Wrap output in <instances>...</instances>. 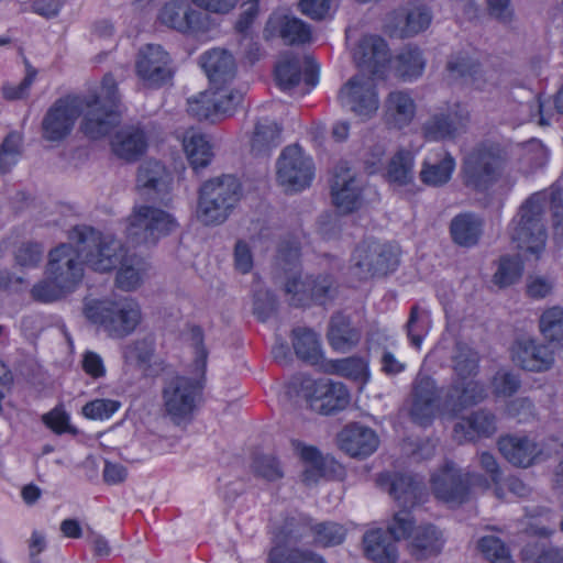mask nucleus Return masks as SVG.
Returning <instances> with one entry per match:
<instances>
[{"mask_svg": "<svg viewBox=\"0 0 563 563\" xmlns=\"http://www.w3.org/2000/svg\"><path fill=\"white\" fill-rule=\"evenodd\" d=\"M508 161V153L501 145L478 143L462 159V184L472 191L485 194L500 181Z\"/></svg>", "mask_w": 563, "mask_h": 563, "instance_id": "f257e3e1", "label": "nucleus"}, {"mask_svg": "<svg viewBox=\"0 0 563 563\" xmlns=\"http://www.w3.org/2000/svg\"><path fill=\"white\" fill-rule=\"evenodd\" d=\"M548 198L544 192L531 195L519 208L509 225L512 243L520 251L539 258L548 239L544 214Z\"/></svg>", "mask_w": 563, "mask_h": 563, "instance_id": "f03ea898", "label": "nucleus"}, {"mask_svg": "<svg viewBox=\"0 0 563 563\" xmlns=\"http://www.w3.org/2000/svg\"><path fill=\"white\" fill-rule=\"evenodd\" d=\"M84 314L113 339H123L132 334L142 320L140 305L130 297L118 300H86Z\"/></svg>", "mask_w": 563, "mask_h": 563, "instance_id": "7ed1b4c3", "label": "nucleus"}, {"mask_svg": "<svg viewBox=\"0 0 563 563\" xmlns=\"http://www.w3.org/2000/svg\"><path fill=\"white\" fill-rule=\"evenodd\" d=\"M85 99V115L80 124L81 132L90 140H100L109 135L121 122L118 111L120 97L118 85L111 74L104 75L98 95L81 97Z\"/></svg>", "mask_w": 563, "mask_h": 563, "instance_id": "20e7f679", "label": "nucleus"}, {"mask_svg": "<svg viewBox=\"0 0 563 563\" xmlns=\"http://www.w3.org/2000/svg\"><path fill=\"white\" fill-rule=\"evenodd\" d=\"M69 239L79 245L85 264L96 272L107 273L115 269L128 254L120 240L112 235H102L91 227H75L69 232Z\"/></svg>", "mask_w": 563, "mask_h": 563, "instance_id": "39448f33", "label": "nucleus"}, {"mask_svg": "<svg viewBox=\"0 0 563 563\" xmlns=\"http://www.w3.org/2000/svg\"><path fill=\"white\" fill-rule=\"evenodd\" d=\"M205 383L206 377L200 375L175 376L166 380L162 389L164 415L176 424L188 420L201 400Z\"/></svg>", "mask_w": 563, "mask_h": 563, "instance_id": "423d86ee", "label": "nucleus"}, {"mask_svg": "<svg viewBox=\"0 0 563 563\" xmlns=\"http://www.w3.org/2000/svg\"><path fill=\"white\" fill-rule=\"evenodd\" d=\"M175 218L158 208L136 206L128 218V240L134 245H155L163 236L177 228Z\"/></svg>", "mask_w": 563, "mask_h": 563, "instance_id": "0eeeda50", "label": "nucleus"}, {"mask_svg": "<svg viewBox=\"0 0 563 563\" xmlns=\"http://www.w3.org/2000/svg\"><path fill=\"white\" fill-rule=\"evenodd\" d=\"M471 485H479L483 489L489 486L483 475L462 474L455 464L449 461L431 476V488L434 496L451 506H457L468 500Z\"/></svg>", "mask_w": 563, "mask_h": 563, "instance_id": "6e6552de", "label": "nucleus"}, {"mask_svg": "<svg viewBox=\"0 0 563 563\" xmlns=\"http://www.w3.org/2000/svg\"><path fill=\"white\" fill-rule=\"evenodd\" d=\"M351 263L352 271L360 279H368L395 271L399 264V254L390 244L365 241L355 247Z\"/></svg>", "mask_w": 563, "mask_h": 563, "instance_id": "1a4fd4ad", "label": "nucleus"}, {"mask_svg": "<svg viewBox=\"0 0 563 563\" xmlns=\"http://www.w3.org/2000/svg\"><path fill=\"white\" fill-rule=\"evenodd\" d=\"M314 176L312 159L298 145L287 146L277 161V180L286 191L297 192L311 185Z\"/></svg>", "mask_w": 563, "mask_h": 563, "instance_id": "9d476101", "label": "nucleus"}, {"mask_svg": "<svg viewBox=\"0 0 563 563\" xmlns=\"http://www.w3.org/2000/svg\"><path fill=\"white\" fill-rule=\"evenodd\" d=\"M85 99L67 96L57 99L42 120V136L49 142H60L73 131L75 122L84 112Z\"/></svg>", "mask_w": 563, "mask_h": 563, "instance_id": "9b49d317", "label": "nucleus"}, {"mask_svg": "<svg viewBox=\"0 0 563 563\" xmlns=\"http://www.w3.org/2000/svg\"><path fill=\"white\" fill-rule=\"evenodd\" d=\"M302 397L308 406L322 415H331L344 409L350 401V394L342 383L330 379H306L301 385Z\"/></svg>", "mask_w": 563, "mask_h": 563, "instance_id": "f8f14e48", "label": "nucleus"}, {"mask_svg": "<svg viewBox=\"0 0 563 563\" xmlns=\"http://www.w3.org/2000/svg\"><path fill=\"white\" fill-rule=\"evenodd\" d=\"M285 291L291 296L290 303L294 306H306L312 301L323 305L334 298L336 283L329 274L306 276L303 279L292 276L287 277Z\"/></svg>", "mask_w": 563, "mask_h": 563, "instance_id": "ddd939ff", "label": "nucleus"}, {"mask_svg": "<svg viewBox=\"0 0 563 563\" xmlns=\"http://www.w3.org/2000/svg\"><path fill=\"white\" fill-rule=\"evenodd\" d=\"M406 406L413 422L420 426L431 423L440 408V393L434 379L418 373L411 384Z\"/></svg>", "mask_w": 563, "mask_h": 563, "instance_id": "4468645a", "label": "nucleus"}, {"mask_svg": "<svg viewBox=\"0 0 563 563\" xmlns=\"http://www.w3.org/2000/svg\"><path fill=\"white\" fill-rule=\"evenodd\" d=\"M79 257L81 253L78 244L74 247L69 243H62L49 251L45 273L49 278L74 290L84 277Z\"/></svg>", "mask_w": 563, "mask_h": 563, "instance_id": "2eb2a0df", "label": "nucleus"}, {"mask_svg": "<svg viewBox=\"0 0 563 563\" xmlns=\"http://www.w3.org/2000/svg\"><path fill=\"white\" fill-rule=\"evenodd\" d=\"M468 121L467 109L455 103L446 111L431 114L422 123L421 132L427 141H451L466 131Z\"/></svg>", "mask_w": 563, "mask_h": 563, "instance_id": "dca6fc26", "label": "nucleus"}, {"mask_svg": "<svg viewBox=\"0 0 563 563\" xmlns=\"http://www.w3.org/2000/svg\"><path fill=\"white\" fill-rule=\"evenodd\" d=\"M363 183L346 165L340 163L334 168L331 184L333 205L342 214L357 211L363 205Z\"/></svg>", "mask_w": 563, "mask_h": 563, "instance_id": "f3484780", "label": "nucleus"}, {"mask_svg": "<svg viewBox=\"0 0 563 563\" xmlns=\"http://www.w3.org/2000/svg\"><path fill=\"white\" fill-rule=\"evenodd\" d=\"M341 103L356 115L369 118L379 101L374 79L364 75L353 76L340 90Z\"/></svg>", "mask_w": 563, "mask_h": 563, "instance_id": "a211bd4d", "label": "nucleus"}, {"mask_svg": "<svg viewBox=\"0 0 563 563\" xmlns=\"http://www.w3.org/2000/svg\"><path fill=\"white\" fill-rule=\"evenodd\" d=\"M376 482L394 498L398 507L415 508L426 500L422 481L411 474L382 473Z\"/></svg>", "mask_w": 563, "mask_h": 563, "instance_id": "6ab92c4d", "label": "nucleus"}, {"mask_svg": "<svg viewBox=\"0 0 563 563\" xmlns=\"http://www.w3.org/2000/svg\"><path fill=\"white\" fill-rule=\"evenodd\" d=\"M158 20L162 24L178 32L195 34L209 31L210 14L192 10L184 0H172L161 9Z\"/></svg>", "mask_w": 563, "mask_h": 563, "instance_id": "aec40b11", "label": "nucleus"}, {"mask_svg": "<svg viewBox=\"0 0 563 563\" xmlns=\"http://www.w3.org/2000/svg\"><path fill=\"white\" fill-rule=\"evenodd\" d=\"M169 57L161 45L147 44L141 48L135 63L136 75L145 86L157 88L172 78Z\"/></svg>", "mask_w": 563, "mask_h": 563, "instance_id": "412c9836", "label": "nucleus"}, {"mask_svg": "<svg viewBox=\"0 0 563 563\" xmlns=\"http://www.w3.org/2000/svg\"><path fill=\"white\" fill-rule=\"evenodd\" d=\"M486 397L487 393L484 384L472 377H457L443 397L442 409L455 416L464 409L482 402Z\"/></svg>", "mask_w": 563, "mask_h": 563, "instance_id": "4be33fe9", "label": "nucleus"}, {"mask_svg": "<svg viewBox=\"0 0 563 563\" xmlns=\"http://www.w3.org/2000/svg\"><path fill=\"white\" fill-rule=\"evenodd\" d=\"M390 58V49L386 41L377 35L363 36L353 51L356 65L376 76L383 75Z\"/></svg>", "mask_w": 563, "mask_h": 563, "instance_id": "5701e85b", "label": "nucleus"}, {"mask_svg": "<svg viewBox=\"0 0 563 563\" xmlns=\"http://www.w3.org/2000/svg\"><path fill=\"white\" fill-rule=\"evenodd\" d=\"M446 70L455 78H465L478 90L485 91L499 84V76L494 70H483L481 65L466 53L452 54L446 63Z\"/></svg>", "mask_w": 563, "mask_h": 563, "instance_id": "b1692460", "label": "nucleus"}, {"mask_svg": "<svg viewBox=\"0 0 563 563\" xmlns=\"http://www.w3.org/2000/svg\"><path fill=\"white\" fill-rule=\"evenodd\" d=\"M512 360L526 371L544 372L552 367L554 353L548 344L527 338L516 342Z\"/></svg>", "mask_w": 563, "mask_h": 563, "instance_id": "393cba45", "label": "nucleus"}, {"mask_svg": "<svg viewBox=\"0 0 563 563\" xmlns=\"http://www.w3.org/2000/svg\"><path fill=\"white\" fill-rule=\"evenodd\" d=\"M417 113V104L411 93L406 90L390 91L383 104V120L390 130L409 126Z\"/></svg>", "mask_w": 563, "mask_h": 563, "instance_id": "a878e982", "label": "nucleus"}, {"mask_svg": "<svg viewBox=\"0 0 563 563\" xmlns=\"http://www.w3.org/2000/svg\"><path fill=\"white\" fill-rule=\"evenodd\" d=\"M496 431V416L487 409H478L454 424L452 437L462 444L481 438H490Z\"/></svg>", "mask_w": 563, "mask_h": 563, "instance_id": "bb28decb", "label": "nucleus"}, {"mask_svg": "<svg viewBox=\"0 0 563 563\" xmlns=\"http://www.w3.org/2000/svg\"><path fill=\"white\" fill-rule=\"evenodd\" d=\"M147 136L139 125H126L118 130L110 139L111 153L125 163H134L147 150Z\"/></svg>", "mask_w": 563, "mask_h": 563, "instance_id": "cd10ccee", "label": "nucleus"}, {"mask_svg": "<svg viewBox=\"0 0 563 563\" xmlns=\"http://www.w3.org/2000/svg\"><path fill=\"white\" fill-rule=\"evenodd\" d=\"M342 451L352 457H366L378 448V437L375 431L360 423L346 426L338 437Z\"/></svg>", "mask_w": 563, "mask_h": 563, "instance_id": "c85d7f7f", "label": "nucleus"}, {"mask_svg": "<svg viewBox=\"0 0 563 563\" xmlns=\"http://www.w3.org/2000/svg\"><path fill=\"white\" fill-rule=\"evenodd\" d=\"M446 542L444 532L432 523L418 526L408 544L409 554L417 561L438 556Z\"/></svg>", "mask_w": 563, "mask_h": 563, "instance_id": "c756f323", "label": "nucleus"}, {"mask_svg": "<svg viewBox=\"0 0 563 563\" xmlns=\"http://www.w3.org/2000/svg\"><path fill=\"white\" fill-rule=\"evenodd\" d=\"M432 15L427 7L418 5L408 10L395 12L387 25L390 36L407 38L424 31L431 22Z\"/></svg>", "mask_w": 563, "mask_h": 563, "instance_id": "7c9ffc66", "label": "nucleus"}, {"mask_svg": "<svg viewBox=\"0 0 563 563\" xmlns=\"http://www.w3.org/2000/svg\"><path fill=\"white\" fill-rule=\"evenodd\" d=\"M241 197V185L232 175L213 180V224L223 223Z\"/></svg>", "mask_w": 563, "mask_h": 563, "instance_id": "2f4dec72", "label": "nucleus"}, {"mask_svg": "<svg viewBox=\"0 0 563 563\" xmlns=\"http://www.w3.org/2000/svg\"><path fill=\"white\" fill-rule=\"evenodd\" d=\"M314 520L302 512L290 514L285 517L277 528L274 544L295 547L298 543H310Z\"/></svg>", "mask_w": 563, "mask_h": 563, "instance_id": "473e14b6", "label": "nucleus"}, {"mask_svg": "<svg viewBox=\"0 0 563 563\" xmlns=\"http://www.w3.org/2000/svg\"><path fill=\"white\" fill-rule=\"evenodd\" d=\"M498 449L509 463L521 467L530 466L541 454L539 445L528 437H501L498 440Z\"/></svg>", "mask_w": 563, "mask_h": 563, "instance_id": "72a5a7b5", "label": "nucleus"}, {"mask_svg": "<svg viewBox=\"0 0 563 563\" xmlns=\"http://www.w3.org/2000/svg\"><path fill=\"white\" fill-rule=\"evenodd\" d=\"M455 158L445 150L426 157L419 173L420 180L430 187H441L450 181L455 169Z\"/></svg>", "mask_w": 563, "mask_h": 563, "instance_id": "f704fd0d", "label": "nucleus"}, {"mask_svg": "<svg viewBox=\"0 0 563 563\" xmlns=\"http://www.w3.org/2000/svg\"><path fill=\"white\" fill-rule=\"evenodd\" d=\"M363 547L365 556L376 563H396L398 560L396 541L382 529L367 531Z\"/></svg>", "mask_w": 563, "mask_h": 563, "instance_id": "c9c22d12", "label": "nucleus"}, {"mask_svg": "<svg viewBox=\"0 0 563 563\" xmlns=\"http://www.w3.org/2000/svg\"><path fill=\"white\" fill-rule=\"evenodd\" d=\"M327 336L335 351L345 353L357 345L361 331L352 325L349 317L338 312L330 319Z\"/></svg>", "mask_w": 563, "mask_h": 563, "instance_id": "e433bc0d", "label": "nucleus"}, {"mask_svg": "<svg viewBox=\"0 0 563 563\" xmlns=\"http://www.w3.org/2000/svg\"><path fill=\"white\" fill-rule=\"evenodd\" d=\"M483 232V221L473 213L455 216L450 224V233L453 241L465 247L477 244Z\"/></svg>", "mask_w": 563, "mask_h": 563, "instance_id": "4c0bfd02", "label": "nucleus"}, {"mask_svg": "<svg viewBox=\"0 0 563 563\" xmlns=\"http://www.w3.org/2000/svg\"><path fill=\"white\" fill-rule=\"evenodd\" d=\"M287 45H300L310 42V26L294 15H280L269 21Z\"/></svg>", "mask_w": 563, "mask_h": 563, "instance_id": "58836bf2", "label": "nucleus"}, {"mask_svg": "<svg viewBox=\"0 0 563 563\" xmlns=\"http://www.w3.org/2000/svg\"><path fill=\"white\" fill-rule=\"evenodd\" d=\"M426 67V58L417 46L408 45L401 49L395 60V70L398 77L405 81H411L420 77Z\"/></svg>", "mask_w": 563, "mask_h": 563, "instance_id": "ea45409f", "label": "nucleus"}, {"mask_svg": "<svg viewBox=\"0 0 563 563\" xmlns=\"http://www.w3.org/2000/svg\"><path fill=\"white\" fill-rule=\"evenodd\" d=\"M267 563H327V561L311 549L274 544L268 552Z\"/></svg>", "mask_w": 563, "mask_h": 563, "instance_id": "a19ab883", "label": "nucleus"}, {"mask_svg": "<svg viewBox=\"0 0 563 563\" xmlns=\"http://www.w3.org/2000/svg\"><path fill=\"white\" fill-rule=\"evenodd\" d=\"M292 335L296 355L312 365L319 364L322 352L318 334L310 329L297 328L292 330Z\"/></svg>", "mask_w": 563, "mask_h": 563, "instance_id": "79ce46f5", "label": "nucleus"}, {"mask_svg": "<svg viewBox=\"0 0 563 563\" xmlns=\"http://www.w3.org/2000/svg\"><path fill=\"white\" fill-rule=\"evenodd\" d=\"M166 176V168L161 162L147 159L137 168L136 187L146 195L159 192L165 186Z\"/></svg>", "mask_w": 563, "mask_h": 563, "instance_id": "37998d69", "label": "nucleus"}, {"mask_svg": "<svg viewBox=\"0 0 563 563\" xmlns=\"http://www.w3.org/2000/svg\"><path fill=\"white\" fill-rule=\"evenodd\" d=\"M415 155L406 148L398 150L391 157L387 168L388 181L406 186L413 179Z\"/></svg>", "mask_w": 563, "mask_h": 563, "instance_id": "c03bdc74", "label": "nucleus"}, {"mask_svg": "<svg viewBox=\"0 0 563 563\" xmlns=\"http://www.w3.org/2000/svg\"><path fill=\"white\" fill-rule=\"evenodd\" d=\"M242 100L239 91L220 86L213 88V123L231 118Z\"/></svg>", "mask_w": 563, "mask_h": 563, "instance_id": "a18cd8bd", "label": "nucleus"}, {"mask_svg": "<svg viewBox=\"0 0 563 563\" xmlns=\"http://www.w3.org/2000/svg\"><path fill=\"white\" fill-rule=\"evenodd\" d=\"M184 148L196 173L209 165L211 161V146L203 135L194 133L191 136L185 137Z\"/></svg>", "mask_w": 563, "mask_h": 563, "instance_id": "49530a36", "label": "nucleus"}, {"mask_svg": "<svg viewBox=\"0 0 563 563\" xmlns=\"http://www.w3.org/2000/svg\"><path fill=\"white\" fill-rule=\"evenodd\" d=\"M280 129L274 122H258L251 140L254 155H265L279 143Z\"/></svg>", "mask_w": 563, "mask_h": 563, "instance_id": "de8ad7c7", "label": "nucleus"}, {"mask_svg": "<svg viewBox=\"0 0 563 563\" xmlns=\"http://www.w3.org/2000/svg\"><path fill=\"white\" fill-rule=\"evenodd\" d=\"M539 329L544 339L563 346V307L545 309L540 316Z\"/></svg>", "mask_w": 563, "mask_h": 563, "instance_id": "09e8293b", "label": "nucleus"}, {"mask_svg": "<svg viewBox=\"0 0 563 563\" xmlns=\"http://www.w3.org/2000/svg\"><path fill=\"white\" fill-rule=\"evenodd\" d=\"M301 63L291 54H285L275 66V79L277 85L284 89H291L300 82Z\"/></svg>", "mask_w": 563, "mask_h": 563, "instance_id": "8fccbe9b", "label": "nucleus"}, {"mask_svg": "<svg viewBox=\"0 0 563 563\" xmlns=\"http://www.w3.org/2000/svg\"><path fill=\"white\" fill-rule=\"evenodd\" d=\"M345 536L346 529L338 522H314L310 543L321 548L335 547L344 541Z\"/></svg>", "mask_w": 563, "mask_h": 563, "instance_id": "3c124183", "label": "nucleus"}, {"mask_svg": "<svg viewBox=\"0 0 563 563\" xmlns=\"http://www.w3.org/2000/svg\"><path fill=\"white\" fill-rule=\"evenodd\" d=\"M478 354L468 345L457 342L453 355V368L457 377L470 378L478 372Z\"/></svg>", "mask_w": 563, "mask_h": 563, "instance_id": "603ef678", "label": "nucleus"}, {"mask_svg": "<svg viewBox=\"0 0 563 563\" xmlns=\"http://www.w3.org/2000/svg\"><path fill=\"white\" fill-rule=\"evenodd\" d=\"M250 468L255 477L266 482H275L284 477L280 462L272 454H254Z\"/></svg>", "mask_w": 563, "mask_h": 563, "instance_id": "864d4df0", "label": "nucleus"}, {"mask_svg": "<svg viewBox=\"0 0 563 563\" xmlns=\"http://www.w3.org/2000/svg\"><path fill=\"white\" fill-rule=\"evenodd\" d=\"M236 64L233 55L225 49H213V88L225 86L235 77Z\"/></svg>", "mask_w": 563, "mask_h": 563, "instance_id": "5fc2aeb1", "label": "nucleus"}, {"mask_svg": "<svg viewBox=\"0 0 563 563\" xmlns=\"http://www.w3.org/2000/svg\"><path fill=\"white\" fill-rule=\"evenodd\" d=\"M523 265L518 256H503L494 274V283L504 288L517 283L522 275Z\"/></svg>", "mask_w": 563, "mask_h": 563, "instance_id": "6e6d98bb", "label": "nucleus"}, {"mask_svg": "<svg viewBox=\"0 0 563 563\" xmlns=\"http://www.w3.org/2000/svg\"><path fill=\"white\" fill-rule=\"evenodd\" d=\"M140 265L141 262L139 258L133 255H125L124 261L119 265L120 269L115 278V284L120 289L130 291L140 285Z\"/></svg>", "mask_w": 563, "mask_h": 563, "instance_id": "4d7b16f0", "label": "nucleus"}, {"mask_svg": "<svg viewBox=\"0 0 563 563\" xmlns=\"http://www.w3.org/2000/svg\"><path fill=\"white\" fill-rule=\"evenodd\" d=\"M73 291L70 288L62 283L49 278L38 282L31 289V296L35 301L53 302L62 299L66 294Z\"/></svg>", "mask_w": 563, "mask_h": 563, "instance_id": "13d9d810", "label": "nucleus"}, {"mask_svg": "<svg viewBox=\"0 0 563 563\" xmlns=\"http://www.w3.org/2000/svg\"><path fill=\"white\" fill-rule=\"evenodd\" d=\"M21 136L9 133L0 145V175L9 173L21 155Z\"/></svg>", "mask_w": 563, "mask_h": 563, "instance_id": "bf43d9fd", "label": "nucleus"}, {"mask_svg": "<svg viewBox=\"0 0 563 563\" xmlns=\"http://www.w3.org/2000/svg\"><path fill=\"white\" fill-rule=\"evenodd\" d=\"M412 508L399 507L387 526V532L395 541L407 539L415 531V519L411 515Z\"/></svg>", "mask_w": 563, "mask_h": 563, "instance_id": "052dcab7", "label": "nucleus"}, {"mask_svg": "<svg viewBox=\"0 0 563 563\" xmlns=\"http://www.w3.org/2000/svg\"><path fill=\"white\" fill-rule=\"evenodd\" d=\"M322 371L328 374H336L357 379L364 372V364L360 358L347 357L328 361L321 364Z\"/></svg>", "mask_w": 563, "mask_h": 563, "instance_id": "680f3d73", "label": "nucleus"}, {"mask_svg": "<svg viewBox=\"0 0 563 563\" xmlns=\"http://www.w3.org/2000/svg\"><path fill=\"white\" fill-rule=\"evenodd\" d=\"M478 549L492 563H512L510 554L503 541L494 536H486L479 539Z\"/></svg>", "mask_w": 563, "mask_h": 563, "instance_id": "e2e57ef3", "label": "nucleus"}, {"mask_svg": "<svg viewBox=\"0 0 563 563\" xmlns=\"http://www.w3.org/2000/svg\"><path fill=\"white\" fill-rule=\"evenodd\" d=\"M44 249L38 242L26 241L14 251L15 264L23 268L36 267L43 258Z\"/></svg>", "mask_w": 563, "mask_h": 563, "instance_id": "0e129e2a", "label": "nucleus"}, {"mask_svg": "<svg viewBox=\"0 0 563 563\" xmlns=\"http://www.w3.org/2000/svg\"><path fill=\"white\" fill-rule=\"evenodd\" d=\"M188 340L191 343V346L195 349V372L197 375H200L205 378L207 373L208 365V350L203 346V332L202 329L198 325H190L188 332Z\"/></svg>", "mask_w": 563, "mask_h": 563, "instance_id": "69168bd1", "label": "nucleus"}, {"mask_svg": "<svg viewBox=\"0 0 563 563\" xmlns=\"http://www.w3.org/2000/svg\"><path fill=\"white\" fill-rule=\"evenodd\" d=\"M300 249L297 242H282L276 256V266L285 274L291 273L290 277L296 276L295 268L298 265Z\"/></svg>", "mask_w": 563, "mask_h": 563, "instance_id": "338daca9", "label": "nucleus"}, {"mask_svg": "<svg viewBox=\"0 0 563 563\" xmlns=\"http://www.w3.org/2000/svg\"><path fill=\"white\" fill-rule=\"evenodd\" d=\"M406 329L411 344L416 349H419L421 346L422 339L428 331V328L427 314L420 310L418 306H413L411 308Z\"/></svg>", "mask_w": 563, "mask_h": 563, "instance_id": "774afa93", "label": "nucleus"}]
</instances>
